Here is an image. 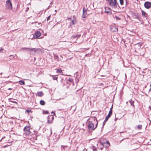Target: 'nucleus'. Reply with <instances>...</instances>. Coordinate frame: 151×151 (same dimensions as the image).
Wrapping results in <instances>:
<instances>
[{
	"mask_svg": "<svg viewBox=\"0 0 151 151\" xmlns=\"http://www.w3.org/2000/svg\"><path fill=\"white\" fill-rule=\"evenodd\" d=\"M109 5L112 8L115 9L117 8V6H119L116 0H109Z\"/></svg>",
	"mask_w": 151,
	"mask_h": 151,
	"instance_id": "obj_1",
	"label": "nucleus"
},
{
	"mask_svg": "<svg viewBox=\"0 0 151 151\" xmlns=\"http://www.w3.org/2000/svg\"><path fill=\"white\" fill-rule=\"evenodd\" d=\"M6 6L8 9H12V4L10 0H7L6 2Z\"/></svg>",
	"mask_w": 151,
	"mask_h": 151,
	"instance_id": "obj_2",
	"label": "nucleus"
},
{
	"mask_svg": "<svg viewBox=\"0 0 151 151\" xmlns=\"http://www.w3.org/2000/svg\"><path fill=\"white\" fill-rule=\"evenodd\" d=\"M30 127L28 126H26L24 128V131L26 133V135H29L30 134Z\"/></svg>",
	"mask_w": 151,
	"mask_h": 151,
	"instance_id": "obj_3",
	"label": "nucleus"
},
{
	"mask_svg": "<svg viewBox=\"0 0 151 151\" xmlns=\"http://www.w3.org/2000/svg\"><path fill=\"white\" fill-rule=\"evenodd\" d=\"M141 45L142 44L139 43L135 44L134 46L135 51L138 52V51L141 49L140 48L141 47Z\"/></svg>",
	"mask_w": 151,
	"mask_h": 151,
	"instance_id": "obj_4",
	"label": "nucleus"
},
{
	"mask_svg": "<svg viewBox=\"0 0 151 151\" xmlns=\"http://www.w3.org/2000/svg\"><path fill=\"white\" fill-rule=\"evenodd\" d=\"M89 125L88 126V128L89 129V130H92V129H94L95 128H96L97 127V125L98 123H96V127L95 128L94 127V125L93 124V123H88Z\"/></svg>",
	"mask_w": 151,
	"mask_h": 151,
	"instance_id": "obj_5",
	"label": "nucleus"
},
{
	"mask_svg": "<svg viewBox=\"0 0 151 151\" xmlns=\"http://www.w3.org/2000/svg\"><path fill=\"white\" fill-rule=\"evenodd\" d=\"M88 123L97 122V121L95 117H92L90 118L88 120Z\"/></svg>",
	"mask_w": 151,
	"mask_h": 151,
	"instance_id": "obj_6",
	"label": "nucleus"
},
{
	"mask_svg": "<svg viewBox=\"0 0 151 151\" xmlns=\"http://www.w3.org/2000/svg\"><path fill=\"white\" fill-rule=\"evenodd\" d=\"M145 48H142L140 49V50H139L138 52L139 54L141 55H144L145 53Z\"/></svg>",
	"mask_w": 151,
	"mask_h": 151,
	"instance_id": "obj_7",
	"label": "nucleus"
},
{
	"mask_svg": "<svg viewBox=\"0 0 151 151\" xmlns=\"http://www.w3.org/2000/svg\"><path fill=\"white\" fill-rule=\"evenodd\" d=\"M41 35V33L39 31L36 32L34 35L33 37L35 38H37L39 37H40Z\"/></svg>",
	"mask_w": 151,
	"mask_h": 151,
	"instance_id": "obj_8",
	"label": "nucleus"
},
{
	"mask_svg": "<svg viewBox=\"0 0 151 151\" xmlns=\"http://www.w3.org/2000/svg\"><path fill=\"white\" fill-rule=\"evenodd\" d=\"M144 6L147 9H149L151 7V3L149 2H146L144 4Z\"/></svg>",
	"mask_w": 151,
	"mask_h": 151,
	"instance_id": "obj_9",
	"label": "nucleus"
},
{
	"mask_svg": "<svg viewBox=\"0 0 151 151\" xmlns=\"http://www.w3.org/2000/svg\"><path fill=\"white\" fill-rule=\"evenodd\" d=\"M54 116L52 115H49L48 117V123H51L54 119Z\"/></svg>",
	"mask_w": 151,
	"mask_h": 151,
	"instance_id": "obj_10",
	"label": "nucleus"
},
{
	"mask_svg": "<svg viewBox=\"0 0 151 151\" xmlns=\"http://www.w3.org/2000/svg\"><path fill=\"white\" fill-rule=\"evenodd\" d=\"M87 9H85L84 8L83 9V15L82 17L83 18L86 17V15L87 14Z\"/></svg>",
	"mask_w": 151,
	"mask_h": 151,
	"instance_id": "obj_11",
	"label": "nucleus"
},
{
	"mask_svg": "<svg viewBox=\"0 0 151 151\" xmlns=\"http://www.w3.org/2000/svg\"><path fill=\"white\" fill-rule=\"evenodd\" d=\"M54 57L55 59L58 61L61 60V58H62V56H60V58H59L57 55H54Z\"/></svg>",
	"mask_w": 151,
	"mask_h": 151,
	"instance_id": "obj_12",
	"label": "nucleus"
},
{
	"mask_svg": "<svg viewBox=\"0 0 151 151\" xmlns=\"http://www.w3.org/2000/svg\"><path fill=\"white\" fill-rule=\"evenodd\" d=\"M37 94L39 96H42L44 95V93L42 91H39L37 93Z\"/></svg>",
	"mask_w": 151,
	"mask_h": 151,
	"instance_id": "obj_13",
	"label": "nucleus"
},
{
	"mask_svg": "<svg viewBox=\"0 0 151 151\" xmlns=\"http://www.w3.org/2000/svg\"><path fill=\"white\" fill-rule=\"evenodd\" d=\"M118 30V29L117 28H116L115 27H113L111 29V30L112 31L114 32H116Z\"/></svg>",
	"mask_w": 151,
	"mask_h": 151,
	"instance_id": "obj_14",
	"label": "nucleus"
},
{
	"mask_svg": "<svg viewBox=\"0 0 151 151\" xmlns=\"http://www.w3.org/2000/svg\"><path fill=\"white\" fill-rule=\"evenodd\" d=\"M24 49L27 50H31L32 51H34V52H35L36 50L37 49L35 48H32V49H30L28 48H24Z\"/></svg>",
	"mask_w": 151,
	"mask_h": 151,
	"instance_id": "obj_15",
	"label": "nucleus"
},
{
	"mask_svg": "<svg viewBox=\"0 0 151 151\" xmlns=\"http://www.w3.org/2000/svg\"><path fill=\"white\" fill-rule=\"evenodd\" d=\"M112 108H113V106H112L111 107L110 109V110H109V114H109L110 115H111V114H112Z\"/></svg>",
	"mask_w": 151,
	"mask_h": 151,
	"instance_id": "obj_16",
	"label": "nucleus"
},
{
	"mask_svg": "<svg viewBox=\"0 0 151 151\" xmlns=\"http://www.w3.org/2000/svg\"><path fill=\"white\" fill-rule=\"evenodd\" d=\"M133 17L135 19H139V17H138V14H134L133 15Z\"/></svg>",
	"mask_w": 151,
	"mask_h": 151,
	"instance_id": "obj_17",
	"label": "nucleus"
},
{
	"mask_svg": "<svg viewBox=\"0 0 151 151\" xmlns=\"http://www.w3.org/2000/svg\"><path fill=\"white\" fill-rule=\"evenodd\" d=\"M40 104L42 105H44L45 104V103L44 101L41 100L40 101Z\"/></svg>",
	"mask_w": 151,
	"mask_h": 151,
	"instance_id": "obj_18",
	"label": "nucleus"
},
{
	"mask_svg": "<svg viewBox=\"0 0 151 151\" xmlns=\"http://www.w3.org/2000/svg\"><path fill=\"white\" fill-rule=\"evenodd\" d=\"M57 71L58 73H60L62 75H63V72L62 71V70L60 69H58L57 70Z\"/></svg>",
	"mask_w": 151,
	"mask_h": 151,
	"instance_id": "obj_19",
	"label": "nucleus"
},
{
	"mask_svg": "<svg viewBox=\"0 0 151 151\" xmlns=\"http://www.w3.org/2000/svg\"><path fill=\"white\" fill-rule=\"evenodd\" d=\"M91 148L93 150V151H96L97 150L96 148L94 146H92Z\"/></svg>",
	"mask_w": 151,
	"mask_h": 151,
	"instance_id": "obj_20",
	"label": "nucleus"
},
{
	"mask_svg": "<svg viewBox=\"0 0 151 151\" xmlns=\"http://www.w3.org/2000/svg\"><path fill=\"white\" fill-rule=\"evenodd\" d=\"M129 102L130 103L131 105V106H134V101H133L132 100H131V101H129Z\"/></svg>",
	"mask_w": 151,
	"mask_h": 151,
	"instance_id": "obj_21",
	"label": "nucleus"
},
{
	"mask_svg": "<svg viewBox=\"0 0 151 151\" xmlns=\"http://www.w3.org/2000/svg\"><path fill=\"white\" fill-rule=\"evenodd\" d=\"M19 84L21 85H24V82L23 81H19Z\"/></svg>",
	"mask_w": 151,
	"mask_h": 151,
	"instance_id": "obj_22",
	"label": "nucleus"
},
{
	"mask_svg": "<svg viewBox=\"0 0 151 151\" xmlns=\"http://www.w3.org/2000/svg\"><path fill=\"white\" fill-rule=\"evenodd\" d=\"M76 22V20H73L71 21L70 23L71 24L74 25Z\"/></svg>",
	"mask_w": 151,
	"mask_h": 151,
	"instance_id": "obj_23",
	"label": "nucleus"
},
{
	"mask_svg": "<svg viewBox=\"0 0 151 151\" xmlns=\"http://www.w3.org/2000/svg\"><path fill=\"white\" fill-rule=\"evenodd\" d=\"M119 2L120 4L121 5H122L124 4V1L123 0H119Z\"/></svg>",
	"mask_w": 151,
	"mask_h": 151,
	"instance_id": "obj_24",
	"label": "nucleus"
},
{
	"mask_svg": "<svg viewBox=\"0 0 151 151\" xmlns=\"http://www.w3.org/2000/svg\"><path fill=\"white\" fill-rule=\"evenodd\" d=\"M142 15L143 16H145L146 14V13L143 11H142Z\"/></svg>",
	"mask_w": 151,
	"mask_h": 151,
	"instance_id": "obj_25",
	"label": "nucleus"
},
{
	"mask_svg": "<svg viewBox=\"0 0 151 151\" xmlns=\"http://www.w3.org/2000/svg\"><path fill=\"white\" fill-rule=\"evenodd\" d=\"M52 78L54 80H57L58 77L55 76H52Z\"/></svg>",
	"mask_w": 151,
	"mask_h": 151,
	"instance_id": "obj_26",
	"label": "nucleus"
},
{
	"mask_svg": "<svg viewBox=\"0 0 151 151\" xmlns=\"http://www.w3.org/2000/svg\"><path fill=\"white\" fill-rule=\"evenodd\" d=\"M142 128V126L141 125H139L137 126V128L138 129H141Z\"/></svg>",
	"mask_w": 151,
	"mask_h": 151,
	"instance_id": "obj_27",
	"label": "nucleus"
},
{
	"mask_svg": "<svg viewBox=\"0 0 151 151\" xmlns=\"http://www.w3.org/2000/svg\"><path fill=\"white\" fill-rule=\"evenodd\" d=\"M115 17V18H116V19L117 20H120L121 19L120 18H119V17H118V16H116Z\"/></svg>",
	"mask_w": 151,
	"mask_h": 151,
	"instance_id": "obj_28",
	"label": "nucleus"
},
{
	"mask_svg": "<svg viewBox=\"0 0 151 151\" xmlns=\"http://www.w3.org/2000/svg\"><path fill=\"white\" fill-rule=\"evenodd\" d=\"M106 144L107 145V147H108V146H109L110 145L109 142L108 141H106Z\"/></svg>",
	"mask_w": 151,
	"mask_h": 151,
	"instance_id": "obj_29",
	"label": "nucleus"
},
{
	"mask_svg": "<svg viewBox=\"0 0 151 151\" xmlns=\"http://www.w3.org/2000/svg\"><path fill=\"white\" fill-rule=\"evenodd\" d=\"M25 112H27L28 113H29V112H31V113H32V112L30 110H28L27 109V110H26Z\"/></svg>",
	"mask_w": 151,
	"mask_h": 151,
	"instance_id": "obj_30",
	"label": "nucleus"
},
{
	"mask_svg": "<svg viewBox=\"0 0 151 151\" xmlns=\"http://www.w3.org/2000/svg\"><path fill=\"white\" fill-rule=\"evenodd\" d=\"M109 11H107L106 10V9H105V12L106 13H109V12H110V9H109Z\"/></svg>",
	"mask_w": 151,
	"mask_h": 151,
	"instance_id": "obj_31",
	"label": "nucleus"
},
{
	"mask_svg": "<svg viewBox=\"0 0 151 151\" xmlns=\"http://www.w3.org/2000/svg\"><path fill=\"white\" fill-rule=\"evenodd\" d=\"M69 81L70 82H72L73 81V79L71 78H70L69 79Z\"/></svg>",
	"mask_w": 151,
	"mask_h": 151,
	"instance_id": "obj_32",
	"label": "nucleus"
},
{
	"mask_svg": "<svg viewBox=\"0 0 151 151\" xmlns=\"http://www.w3.org/2000/svg\"><path fill=\"white\" fill-rule=\"evenodd\" d=\"M109 118H108V117H107V116H106V118L105 119L104 122L107 121L108 120Z\"/></svg>",
	"mask_w": 151,
	"mask_h": 151,
	"instance_id": "obj_33",
	"label": "nucleus"
},
{
	"mask_svg": "<svg viewBox=\"0 0 151 151\" xmlns=\"http://www.w3.org/2000/svg\"><path fill=\"white\" fill-rule=\"evenodd\" d=\"M79 37V36L78 35H76V36H74L73 37V38H76V37H77V38H78Z\"/></svg>",
	"mask_w": 151,
	"mask_h": 151,
	"instance_id": "obj_34",
	"label": "nucleus"
},
{
	"mask_svg": "<svg viewBox=\"0 0 151 151\" xmlns=\"http://www.w3.org/2000/svg\"><path fill=\"white\" fill-rule=\"evenodd\" d=\"M51 17V15H50L47 18V21H48L49 19H50V17Z\"/></svg>",
	"mask_w": 151,
	"mask_h": 151,
	"instance_id": "obj_35",
	"label": "nucleus"
},
{
	"mask_svg": "<svg viewBox=\"0 0 151 151\" xmlns=\"http://www.w3.org/2000/svg\"><path fill=\"white\" fill-rule=\"evenodd\" d=\"M3 49L2 48H1L0 50V51L1 52H3Z\"/></svg>",
	"mask_w": 151,
	"mask_h": 151,
	"instance_id": "obj_36",
	"label": "nucleus"
},
{
	"mask_svg": "<svg viewBox=\"0 0 151 151\" xmlns=\"http://www.w3.org/2000/svg\"><path fill=\"white\" fill-rule=\"evenodd\" d=\"M111 116V115H110L108 114V115L106 116H107V117L109 118L110 117V116Z\"/></svg>",
	"mask_w": 151,
	"mask_h": 151,
	"instance_id": "obj_37",
	"label": "nucleus"
},
{
	"mask_svg": "<svg viewBox=\"0 0 151 151\" xmlns=\"http://www.w3.org/2000/svg\"><path fill=\"white\" fill-rule=\"evenodd\" d=\"M45 113V114H48V112L47 111H46Z\"/></svg>",
	"mask_w": 151,
	"mask_h": 151,
	"instance_id": "obj_38",
	"label": "nucleus"
},
{
	"mask_svg": "<svg viewBox=\"0 0 151 151\" xmlns=\"http://www.w3.org/2000/svg\"><path fill=\"white\" fill-rule=\"evenodd\" d=\"M8 89V90H12V88H9Z\"/></svg>",
	"mask_w": 151,
	"mask_h": 151,
	"instance_id": "obj_39",
	"label": "nucleus"
},
{
	"mask_svg": "<svg viewBox=\"0 0 151 151\" xmlns=\"http://www.w3.org/2000/svg\"><path fill=\"white\" fill-rule=\"evenodd\" d=\"M71 19V18H68V20H70V19Z\"/></svg>",
	"mask_w": 151,
	"mask_h": 151,
	"instance_id": "obj_40",
	"label": "nucleus"
},
{
	"mask_svg": "<svg viewBox=\"0 0 151 151\" xmlns=\"http://www.w3.org/2000/svg\"><path fill=\"white\" fill-rule=\"evenodd\" d=\"M105 123H103V127Z\"/></svg>",
	"mask_w": 151,
	"mask_h": 151,
	"instance_id": "obj_41",
	"label": "nucleus"
},
{
	"mask_svg": "<svg viewBox=\"0 0 151 151\" xmlns=\"http://www.w3.org/2000/svg\"><path fill=\"white\" fill-rule=\"evenodd\" d=\"M103 149V148L102 147V148H101V149H100V150H102Z\"/></svg>",
	"mask_w": 151,
	"mask_h": 151,
	"instance_id": "obj_42",
	"label": "nucleus"
},
{
	"mask_svg": "<svg viewBox=\"0 0 151 151\" xmlns=\"http://www.w3.org/2000/svg\"><path fill=\"white\" fill-rule=\"evenodd\" d=\"M50 132H51V134H52V131H51V129Z\"/></svg>",
	"mask_w": 151,
	"mask_h": 151,
	"instance_id": "obj_43",
	"label": "nucleus"
},
{
	"mask_svg": "<svg viewBox=\"0 0 151 151\" xmlns=\"http://www.w3.org/2000/svg\"><path fill=\"white\" fill-rule=\"evenodd\" d=\"M56 12H57V10H55V11Z\"/></svg>",
	"mask_w": 151,
	"mask_h": 151,
	"instance_id": "obj_44",
	"label": "nucleus"
},
{
	"mask_svg": "<svg viewBox=\"0 0 151 151\" xmlns=\"http://www.w3.org/2000/svg\"><path fill=\"white\" fill-rule=\"evenodd\" d=\"M116 119H117L116 118L115 119V121H116Z\"/></svg>",
	"mask_w": 151,
	"mask_h": 151,
	"instance_id": "obj_45",
	"label": "nucleus"
},
{
	"mask_svg": "<svg viewBox=\"0 0 151 151\" xmlns=\"http://www.w3.org/2000/svg\"><path fill=\"white\" fill-rule=\"evenodd\" d=\"M3 73H0V74H2Z\"/></svg>",
	"mask_w": 151,
	"mask_h": 151,
	"instance_id": "obj_46",
	"label": "nucleus"
},
{
	"mask_svg": "<svg viewBox=\"0 0 151 151\" xmlns=\"http://www.w3.org/2000/svg\"><path fill=\"white\" fill-rule=\"evenodd\" d=\"M53 113L55 115V113Z\"/></svg>",
	"mask_w": 151,
	"mask_h": 151,
	"instance_id": "obj_47",
	"label": "nucleus"
},
{
	"mask_svg": "<svg viewBox=\"0 0 151 151\" xmlns=\"http://www.w3.org/2000/svg\"><path fill=\"white\" fill-rule=\"evenodd\" d=\"M14 102L15 103H17V102L15 101V102Z\"/></svg>",
	"mask_w": 151,
	"mask_h": 151,
	"instance_id": "obj_48",
	"label": "nucleus"
}]
</instances>
